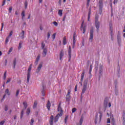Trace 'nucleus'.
<instances>
[{"mask_svg": "<svg viewBox=\"0 0 125 125\" xmlns=\"http://www.w3.org/2000/svg\"><path fill=\"white\" fill-rule=\"evenodd\" d=\"M58 111L59 112V113H58L55 118L53 119V115H51V117H50V120H49V123L50 125H53V120L54 122L55 123H56V122L58 121V119H59L60 117H62L63 115V109H62V107H61V103H60L59 104V106L58 107Z\"/></svg>", "mask_w": 125, "mask_h": 125, "instance_id": "1", "label": "nucleus"}, {"mask_svg": "<svg viewBox=\"0 0 125 125\" xmlns=\"http://www.w3.org/2000/svg\"><path fill=\"white\" fill-rule=\"evenodd\" d=\"M109 30L110 31L111 40L112 41H114V33H113V24L112 23L111 21L109 23Z\"/></svg>", "mask_w": 125, "mask_h": 125, "instance_id": "2", "label": "nucleus"}, {"mask_svg": "<svg viewBox=\"0 0 125 125\" xmlns=\"http://www.w3.org/2000/svg\"><path fill=\"white\" fill-rule=\"evenodd\" d=\"M99 12L100 14H102V9H103V0H100L99 2Z\"/></svg>", "mask_w": 125, "mask_h": 125, "instance_id": "3", "label": "nucleus"}, {"mask_svg": "<svg viewBox=\"0 0 125 125\" xmlns=\"http://www.w3.org/2000/svg\"><path fill=\"white\" fill-rule=\"evenodd\" d=\"M93 27H91V29L90 31V37H89V41L91 42H92V41H93Z\"/></svg>", "mask_w": 125, "mask_h": 125, "instance_id": "4", "label": "nucleus"}, {"mask_svg": "<svg viewBox=\"0 0 125 125\" xmlns=\"http://www.w3.org/2000/svg\"><path fill=\"white\" fill-rule=\"evenodd\" d=\"M84 23V21H82V23L81 25V31H83V34H85V30H86V26H83V24Z\"/></svg>", "mask_w": 125, "mask_h": 125, "instance_id": "5", "label": "nucleus"}, {"mask_svg": "<svg viewBox=\"0 0 125 125\" xmlns=\"http://www.w3.org/2000/svg\"><path fill=\"white\" fill-rule=\"evenodd\" d=\"M76 41H77V39H76V32H75L73 34L72 48H75V46H76Z\"/></svg>", "mask_w": 125, "mask_h": 125, "instance_id": "6", "label": "nucleus"}, {"mask_svg": "<svg viewBox=\"0 0 125 125\" xmlns=\"http://www.w3.org/2000/svg\"><path fill=\"white\" fill-rule=\"evenodd\" d=\"M31 68H29L28 69V73H27V83H29V82H30V77H31Z\"/></svg>", "mask_w": 125, "mask_h": 125, "instance_id": "7", "label": "nucleus"}, {"mask_svg": "<svg viewBox=\"0 0 125 125\" xmlns=\"http://www.w3.org/2000/svg\"><path fill=\"white\" fill-rule=\"evenodd\" d=\"M42 62H41L38 67H37V69H36V73H40V72L41 71V70H42Z\"/></svg>", "mask_w": 125, "mask_h": 125, "instance_id": "8", "label": "nucleus"}, {"mask_svg": "<svg viewBox=\"0 0 125 125\" xmlns=\"http://www.w3.org/2000/svg\"><path fill=\"white\" fill-rule=\"evenodd\" d=\"M71 53V46H69V50H68V56H69L68 62H71V58L72 57Z\"/></svg>", "mask_w": 125, "mask_h": 125, "instance_id": "9", "label": "nucleus"}, {"mask_svg": "<svg viewBox=\"0 0 125 125\" xmlns=\"http://www.w3.org/2000/svg\"><path fill=\"white\" fill-rule=\"evenodd\" d=\"M50 107H51V104H50V102L49 101H48L46 104V107L48 111L50 110Z\"/></svg>", "mask_w": 125, "mask_h": 125, "instance_id": "10", "label": "nucleus"}, {"mask_svg": "<svg viewBox=\"0 0 125 125\" xmlns=\"http://www.w3.org/2000/svg\"><path fill=\"white\" fill-rule=\"evenodd\" d=\"M100 25V23H99V21H95V26L96 28H97V32L99 31Z\"/></svg>", "mask_w": 125, "mask_h": 125, "instance_id": "11", "label": "nucleus"}, {"mask_svg": "<svg viewBox=\"0 0 125 125\" xmlns=\"http://www.w3.org/2000/svg\"><path fill=\"white\" fill-rule=\"evenodd\" d=\"M108 102H109V99L108 98H105L104 101V105L105 106L107 107V106H108Z\"/></svg>", "mask_w": 125, "mask_h": 125, "instance_id": "12", "label": "nucleus"}, {"mask_svg": "<svg viewBox=\"0 0 125 125\" xmlns=\"http://www.w3.org/2000/svg\"><path fill=\"white\" fill-rule=\"evenodd\" d=\"M16 61H17V60H16V58H15L13 61L12 64L13 69H15V67L16 66Z\"/></svg>", "mask_w": 125, "mask_h": 125, "instance_id": "13", "label": "nucleus"}, {"mask_svg": "<svg viewBox=\"0 0 125 125\" xmlns=\"http://www.w3.org/2000/svg\"><path fill=\"white\" fill-rule=\"evenodd\" d=\"M63 56H64V52H63V50H61L60 53V60H62Z\"/></svg>", "mask_w": 125, "mask_h": 125, "instance_id": "14", "label": "nucleus"}, {"mask_svg": "<svg viewBox=\"0 0 125 125\" xmlns=\"http://www.w3.org/2000/svg\"><path fill=\"white\" fill-rule=\"evenodd\" d=\"M47 53V50L46 49H43L42 55L43 57H45V56H46Z\"/></svg>", "mask_w": 125, "mask_h": 125, "instance_id": "15", "label": "nucleus"}, {"mask_svg": "<svg viewBox=\"0 0 125 125\" xmlns=\"http://www.w3.org/2000/svg\"><path fill=\"white\" fill-rule=\"evenodd\" d=\"M83 116H82L79 122V124H77V125H83Z\"/></svg>", "mask_w": 125, "mask_h": 125, "instance_id": "16", "label": "nucleus"}, {"mask_svg": "<svg viewBox=\"0 0 125 125\" xmlns=\"http://www.w3.org/2000/svg\"><path fill=\"white\" fill-rule=\"evenodd\" d=\"M25 36V31L24 30L21 31V38L23 40L24 39Z\"/></svg>", "mask_w": 125, "mask_h": 125, "instance_id": "17", "label": "nucleus"}, {"mask_svg": "<svg viewBox=\"0 0 125 125\" xmlns=\"http://www.w3.org/2000/svg\"><path fill=\"white\" fill-rule=\"evenodd\" d=\"M86 90V84H84L83 90H82V93H84L85 91Z\"/></svg>", "mask_w": 125, "mask_h": 125, "instance_id": "18", "label": "nucleus"}, {"mask_svg": "<svg viewBox=\"0 0 125 125\" xmlns=\"http://www.w3.org/2000/svg\"><path fill=\"white\" fill-rule=\"evenodd\" d=\"M66 100L67 102H69L70 101V100H71V96L70 95V94L66 95Z\"/></svg>", "mask_w": 125, "mask_h": 125, "instance_id": "19", "label": "nucleus"}, {"mask_svg": "<svg viewBox=\"0 0 125 125\" xmlns=\"http://www.w3.org/2000/svg\"><path fill=\"white\" fill-rule=\"evenodd\" d=\"M84 71H83L81 75V82H83V78H84Z\"/></svg>", "mask_w": 125, "mask_h": 125, "instance_id": "20", "label": "nucleus"}, {"mask_svg": "<svg viewBox=\"0 0 125 125\" xmlns=\"http://www.w3.org/2000/svg\"><path fill=\"white\" fill-rule=\"evenodd\" d=\"M24 107V109H27V107H28V104H27L26 102H24L22 103Z\"/></svg>", "mask_w": 125, "mask_h": 125, "instance_id": "21", "label": "nucleus"}, {"mask_svg": "<svg viewBox=\"0 0 125 125\" xmlns=\"http://www.w3.org/2000/svg\"><path fill=\"white\" fill-rule=\"evenodd\" d=\"M58 15L59 16H62L63 15V10H59Z\"/></svg>", "mask_w": 125, "mask_h": 125, "instance_id": "22", "label": "nucleus"}, {"mask_svg": "<svg viewBox=\"0 0 125 125\" xmlns=\"http://www.w3.org/2000/svg\"><path fill=\"white\" fill-rule=\"evenodd\" d=\"M38 105V102L37 101H35L34 104V105L33 106V109H35V108H37V106Z\"/></svg>", "mask_w": 125, "mask_h": 125, "instance_id": "23", "label": "nucleus"}, {"mask_svg": "<svg viewBox=\"0 0 125 125\" xmlns=\"http://www.w3.org/2000/svg\"><path fill=\"white\" fill-rule=\"evenodd\" d=\"M22 43H23V42L22 41H20L19 44V47H18L19 49H21V48H22Z\"/></svg>", "mask_w": 125, "mask_h": 125, "instance_id": "24", "label": "nucleus"}, {"mask_svg": "<svg viewBox=\"0 0 125 125\" xmlns=\"http://www.w3.org/2000/svg\"><path fill=\"white\" fill-rule=\"evenodd\" d=\"M63 44L65 45V44H67V39H66V37H64L63 38Z\"/></svg>", "mask_w": 125, "mask_h": 125, "instance_id": "25", "label": "nucleus"}, {"mask_svg": "<svg viewBox=\"0 0 125 125\" xmlns=\"http://www.w3.org/2000/svg\"><path fill=\"white\" fill-rule=\"evenodd\" d=\"M99 69H100L99 73L100 74H101V73H102V71H103V67L102 66V65H101L100 66Z\"/></svg>", "mask_w": 125, "mask_h": 125, "instance_id": "26", "label": "nucleus"}, {"mask_svg": "<svg viewBox=\"0 0 125 125\" xmlns=\"http://www.w3.org/2000/svg\"><path fill=\"white\" fill-rule=\"evenodd\" d=\"M21 16H22V19H24V17H25V11H23L21 12Z\"/></svg>", "mask_w": 125, "mask_h": 125, "instance_id": "27", "label": "nucleus"}, {"mask_svg": "<svg viewBox=\"0 0 125 125\" xmlns=\"http://www.w3.org/2000/svg\"><path fill=\"white\" fill-rule=\"evenodd\" d=\"M23 115H24V109H22L21 113V119H22V118H23Z\"/></svg>", "mask_w": 125, "mask_h": 125, "instance_id": "28", "label": "nucleus"}, {"mask_svg": "<svg viewBox=\"0 0 125 125\" xmlns=\"http://www.w3.org/2000/svg\"><path fill=\"white\" fill-rule=\"evenodd\" d=\"M30 113H31V109H30V108H27L26 114H27L28 115H30Z\"/></svg>", "mask_w": 125, "mask_h": 125, "instance_id": "29", "label": "nucleus"}, {"mask_svg": "<svg viewBox=\"0 0 125 125\" xmlns=\"http://www.w3.org/2000/svg\"><path fill=\"white\" fill-rule=\"evenodd\" d=\"M9 40V37H7L5 41V43L6 44L7 42H8V41Z\"/></svg>", "mask_w": 125, "mask_h": 125, "instance_id": "30", "label": "nucleus"}, {"mask_svg": "<svg viewBox=\"0 0 125 125\" xmlns=\"http://www.w3.org/2000/svg\"><path fill=\"white\" fill-rule=\"evenodd\" d=\"M44 46H45V44H44V43H43V42H42V49H45V48H44Z\"/></svg>", "mask_w": 125, "mask_h": 125, "instance_id": "31", "label": "nucleus"}, {"mask_svg": "<svg viewBox=\"0 0 125 125\" xmlns=\"http://www.w3.org/2000/svg\"><path fill=\"white\" fill-rule=\"evenodd\" d=\"M40 58H41V55H38V56H37V58H36V61H40Z\"/></svg>", "mask_w": 125, "mask_h": 125, "instance_id": "32", "label": "nucleus"}, {"mask_svg": "<svg viewBox=\"0 0 125 125\" xmlns=\"http://www.w3.org/2000/svg\"><path fill=\"white\" fill-rule=\"evenodd\" d=\"M24 5H25V8L27 9V7H28V2L27 1H25L24 3Z\"/></svg>", "mask_w": 125, "mask_h": 125, "instance_id": "33", "label": "nucleus"}, {"mask_svg": "<svg viewBox=\"0 0 125 125\" xmlns=\"http://www.w3.org/2000/svg\"><path fill=\"white\" fill-rule=\"evenodd\" d=\"M90 2V0H87L86 6L88 7L89 6V3Z\"/></svg>", "mask_w": 125, "mask_h": 125, "instance_id": "34", "label": "nucleus"}, {"mask_svg": "<svg viewBox=\"0 0 125 125\" xmlns=\"http://www.w3.org/2000/svg\"><path fill=\"white\" fill-rule=\"evenodd\" d=\"M6 73H7V71H5L4 73V76H3V80H5V79H6Z\"/></svg>", "mask_w": 125, "mask_h": 125, "instance_id": "35", "label": "nucleus"}, {"mask_svg": "<svg viewBox=\"0 0 125 125\" xmlns=\"http://www.w3.org/2000/svg\"><path fill=\"white\" fill-rule=\"evenodd\" d=\"M98 18H99L98 16L97 15H96V16H95V22L98 21Z\"/></svg>", "mask_w": 125, "mask_h": 125, "instance_id": "36", "label": "nucleus"}, {"mask_svg": "<svg viewBox=\"0 0 125 125\" xmlns=\"http://www.w3.org/2000/svg\"><path fill=\"white\" fill-rule=\"evenodd\" d=\"M53 24H54V26H55L56 27H57L58 26V23L56 21H54L53 22Z\"/></svg>", "mask_w": 125, "mask_h": 125, "instance_id": "37", "label": "nucleus"}, {"mask_svg": "<svg viewBox=\"0 0 125 125\" xmlns=\"http://www.w3.org/2000/svg\"><path fill=\"white\" fill-rule=\"evenodd\" d=\"M8 11H9V13H11V11H12V6H11L9 8Z\"/></svg>", "mask_w": 125, "mask_h": 125, "instance_id": "38", "label": "nucleus"}, {"mask_svg": "<svg viewBox=\"0 0 125 125\" xmlns=\"http://www.w3.org/2000/svg\"><path fill=\"white\" fill-rule=\"evenodd\" d=\"M5 94H8L9 93V90L8 89H6L5 91Z\"/></svg>", "mask_w": 125, "mask_h": 125, "instance_id": "39", "label": "nucleus"}, {"mask_svg": "<svg viewBox=\"0 0 125 125\" xmlns=\"http://www.w3.org/2000/svg\"><path fill=\"white\" fill-rule=\"evenodd\" d=\"M100 114V122H101V119L102 118V113L101 112H99Z\"/></svg>", "mask_w": 125, "mask_h": 125, "instance_id": "40", "label": "nucleus"}, {"mask_svg": "<svg viewBox=\"0 0 125 125\" xmlns=\"http://www.w3.org/2000/svg\"><path fill=\"white\" fill-rule=\"evenodd\" d=\"M68 121V117L66 116L65 117V119H64V123L65 124H67V121Z\"/></svg>", "mask_w": 125, "mask_h": 125, "instance_id": "41", "label": "nucleus"}, {"mask_svg": "<svg viewBox=\"0 0 125 125\" xmlns=\"http://www.w3.org/2000/svg\"><path fill=\"white\" fill-rule=\"evenodd\" d=\"M35 122V121L34 120V119H31V121L30 122V125H33V124H34V122Z\"/></svg>", "mask_w": 125, "mask_h": 125, "instance_id": "42", "label": "nucleus"}, {"mask_svg": "<svg viewBox=\"0 0 125 125\" xmlns=\"http://www.w3.org/2000/svg\"><path fill=\"white\" fill-rule=\"evenodd\" d=\"M56 36V33H54L52 36V38L53 39V40H54L55 39V37Z\"/></svg>", "mask_w": 125, "mask_h": 125, "instance_id": "43", "label": "nucleus"}, {"mask_svg": "<svg viewBox=\"0 0 125 125\" xmlns=\"http://www.w3.org/2000/svg\"><path fill=\"white\" fill-rule=\"evenodd\" d=\"M50 32H48L47 33V39L48 40L49 39V38H50Z\"/></svg>", "mask_w": 125, "mask_h": 125, "instance_id": "44", "label": "nucleus"}, {"mask_svg": "<svg viewBox=\"0 0 125 125\" xmlns=\"http://www.w3.org/2000/svg\"><path fill=\"white\" fill-rule=\"evenodd\" d=\"M12 34H13V31H11L9 33V35L8 37H9V38H10V37H11L12 36Z\"/></svg>", "mask_w": 125, "mask_h": 125, "instance_id": "45", "label": "nucleus"}, {"mask_svg": "<svg viewBox=\"0 0 125 125\" xmlns=\"http://www.w3.org/2000/svg\"><path fill=\"white\" fill-rule=\"evenodd\" d=\"M76 111H77V108H73L72 110V113H75V112H76Z\"/></svg>", "mask_w": 125, "mask_h": 125, "instance_id": "46", "label": "nucleus"}, {"mask_svg": "<svg viewBox=\"0 0 125 125\" xmlns=\"http://www.w3.org/2000/svg\"><path fill=\"white\" fill-rule=\"evenodd\" d=\"M92 71V65H90V70H89V73L90 74V72Z\"/></svg>", "mask_w": 125, "mask_h": 125, "instance_id": "47", "label": "nucleus"}, {"mask_svg": "<svg viewBox=\"0 0 125 125\" xmlns=\"http://www.w3.org/2000/svg\"><path fill=\"white\" fill-rule=\"evenodd\" d=\"M42 94H45V90H44V89L43 88V89L42 91Z\"/></svg>", "mask_w": 125, "mask_h": 125, "instance_id": "48", "label": "nucleus"}, {"mask_svg": "<svg viewBox=\"0 0 125 125\" xmlns=\"http://www.w3.org/2000/svg\"><path fill=\"white\" fill-rule=\"evenodd\" d=\"M11 81V79L10 78H8L7 80V82H6V83H10V81Z\"/></svg>", "mask_w": 125, "mask_h": 125, "instance_id": "49", "label": "nucleus"}, {"mask_svg": "<svg viewBox=\"0 0 125 125\" xmlns=\"http://www.w3.org/2000/svg\"><path fill=\"white\" fill-rule=\"evenodd\" d=\"M4 123H5V122H4V121H1L0 122V125H4Z\"/></svg>", "mask_w": 125, "mask_h": 125, "instance_id": "50", "label": "nucleus"}, {"mask_svg": "<svg viewBox=\"0 0 125 125\" xmlns=\"http://www.w3.org/2000/svg\"><path fill=\"white\" fill-rule=\"evenodd\" d=\"M110 123H111L110 118H108L107 120V124H110Z\"/></svg>", "mask_w": 125, "mask_h": 125, "instance_id": "51", "label": "nucleus"}, {"mask_svg": "<svg viewBox=\"0 0 125 125\" xmlns=\"http://www.w3.org/2000/svg\"><path fill=\"white\" fill-rule=\"evenodd\" d=\"M5 111H7L8 110V106L7 105H5Z\"/></svg>", "mask_w": 125, "mask_h": 125, "instance_id": "52", "label": "nucleus"}, {"mask_svg": "<svg viewBox=\"0 0 125 125\" xmlns=\"http://www.w3.org/2000/svg\"><path fill=\"white\" fill-rule=\"evenodd\" d=\"M98 116V115H97L96 116V119H95V123L96 124H96H97V120L96 119H97Z\"/></svg>", "mask_w": 125, "mask_h": 125, "instance_id": "53", "label": "nucleus"}, {"mask_svg": "<svg viewBox=\"0 0 125 125\" xmlns=\"http://www.w3.org/2000/svg\"><path fill=\"white\" fill-rule=\"evenodd\" d=\"M113 3L114 4H116V3H118V0H114Z\"/></svg>", "mask_w": 125, "mask_h": 125, "instance_id": "54", "label": "nucleus"}, {"mask_svg": "<svg viewBox=\"0 0 125 125\" xmlns=\"http://www.w3.org/2000/svg\"><path fill=\"white\" fill-rule=\"evenodd\" d=\"M4 4H5V0H3V2H2V6H3V5H4Z\"/></svg>", "mask_w": 125, "mask_h": 125, "instance_id": "55", "label": "nucleus"}, {"mask_svg": "<svg viewBox=\"0 0 125 125\" xmlns=\"http://www.w3.org/2000/svg\"><path fill=\"white\" fill-rule=\"evenodd\" d=\"M3 25H4L3 23H1V28L0 31H2V29L3 28Z\"/></svg>", "mask_w": 125, "mask_h": 125, "instance_id": "56", "label": "nucleus"}, {"mask_svg": "<svg viewBox=\"0 0 125 125\" xmlns=\"http://www.w3.org/2000/svg\"><path fill=\"white\" fill-rule=\"evenodd\" d=\"M5 97V95H4L3 96V98L1 99V102L3 101V100L4 99Z\"/></svg>", "mask_w": 125, "mask_h": 125, "instance_id": "57", "label": "nucleus"}, {"mask_svg": "<svg viewBox=\"0 0 125 125\" xmlns=\"http://www.w3.org/2000/svg\"><path fill=\"white\" fill-rule=\"evenodd\" d=\"M7 65V60H5V66H6Z\"/></svg>", "mask_w": 125, "mask_h": 125, "instance_id": "58", "label": "nucleus"}, {"mask_svg": "<svg viewBox=\"0 0 125 125\" xmlns=\"http://www.w3.org/2000/svg\"><path fill=\"white\" fill-rule=\"evenodd\" d=\"M12 47L10 48L9 50V53H10V52H12Z\"/></svg>", "mask_w": 125, "mask_h": 125, "instance_id": "59", "label": "nucleus"}, {"mask_svg": "<svg viewBox=\"0 0 125 125\" xmlns=\"http://www.w3.org/2000/svg\"><path fill=\"white\" fill-rule=\"evenodd\" d=\"M66 17H67V16L66 15H65L64 17H63V19L62 20V21H65V19H66Z\"/></svg>", "mask_w": 125, "mask_h": 125, "instance_id": "60", "label": "nucleus"}, {"mask_svg": "<svg viewBox=\"0 0 125 125\" xmlns=\"http://www.w3.org/2000/svg\"><path fill=\"white\" fill-rule=\"evenodd\" d=\"M67 94H71V90H68Z\"/></svg>", "mask_w": 125, "mask_h": 125, "instance_id": "61", "label": "nucleus"}, {"mask_svg": "<svg viewBox=\"0 0 125 125\" xmlns=\"http://www.w3.org/2000/svg\"><path fill=\"white\" fill-rule=\"evenodd\" d=\"M38 63H39V62L37 61H36L35 62V65H38Z\"/></svg>", "mask_w": 125, "mask_h": 125, "instance_id": "62", "label": "nucleus"}, {"mask_svg": "<svg viewBox=\"0 0 125 125\" xmlns=\"http://www.w3.org/2000/svg\"><path fill=\"white\" fill-rule=\"evenodd\" d=\"M19 92H20V90H17V92L16 93V94H19Z\"/></svg>", "mask_w": 125, "mask_h": 125, "instance_id": "63", "label": "nucleus"}, {"mask_svg": "<svg viewBox=\"0 0 125 125\" xmlns=\"http://www.w3.org/2000/svg\"><path fill=\"white\" fill-rule=\"evenodd\" d=\"M111 106H112V104H111V103H109V104H108L109 108L111 107Z\"/></svg>", "mask_w": 125, "mask_h": 125, "instance_id": "64", "label": "nucleus"}]
</instances>
